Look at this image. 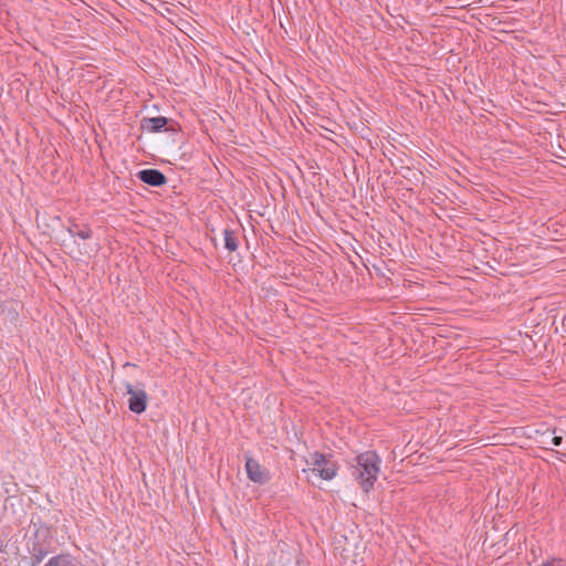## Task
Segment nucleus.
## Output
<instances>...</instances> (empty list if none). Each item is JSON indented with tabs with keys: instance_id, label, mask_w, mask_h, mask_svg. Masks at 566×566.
I'll return each mask as SVG.
<instances>
[{
	"instance_id": "1",
	"label": "nucleus",
	"mask_w": 566,
	"mask_h": 566,
	"mask_svg": "<svg viewBox=\"0 0 566 566\" xmlns=\"http://www.w3.org/2000/svg\"><path fill=\"white\" fill-rule=\"evenodd\" d=\"M305 462L306 468L303 469V472L313 485H318L322 481H329L337 474L338 468L332 457L313 452L308 454Z\"/></svg>"
},
{
	"instance_id": "2",
	"label": "nucleus",
	"mask_w": 566,
	"mask_h": 566,
	"mask_svg": "<svg viewBox=\"0 0 566 566\" xmlns=\"http://www.w3.org/2000/svg\"><path fill=\"white\" fill-rule=\"evenodd\" d=\"M379 457L367 451L356 457V465L353 474L359 480V484L364 492L368 493L376 482L379 474Z\"/></svg>"
},
{
	"instance_id": "3",
	"label": "nucleus",
	"mask_w": 566,
	"mask_h": 566,
	"mask_svg": "<svg viewBox=\"0 0 566 566\" xmlns=\"http://www.w3.org/2000/svg\"><path fill=\"white\" fill-rule=\"evenodd\" d=\"M122 386L125 392L129 396L128 408L132 412L142 413L146 410L148 396L145 391V385L137 382L133 385L128 380H124Z\"/></svg>"
},
{
	"instance_id": "4",
	"label": "nucleus",
	"mask_w": 566,
	"mask_h": 566,
	"mask_svg": "<svg viewBox=\"0 0 566 566\" xmlns=\"http://www.w3.org/2000/svg\"><path fill=\"white\" fill-rule=\"evenodd\" d=\"M65 247L69 250V254L76 260L88 259L96 251L98 245L96 243H80L77 240H71L65 242Z\"/></svg>"
},
{
	"instance_id": "5",
	"label": "nucleus",
	"mask_w": 566,
	"mask_h": 566,
	"mask_svg": "<svg viewBox=\"0 0 566 566\" xmlns=\"http://www.w3.org/2000/svg\"><path fill=\"white\" fill-rule=\"evenodd\" d=\"M245 470L248 478L255 483H265L268 481V472L253 459L248 458L245 461Z\"/></svg>"
},
{
	"instance_id": "6",
	"label": "nucleus",
	"mask_w": 566,
	"mask_h": 566,
	"mask_svg": "<svg viewBox=\"0 0 566 566\" xmlns=\"http://www.w3.org/2000/svg\"><path fill=\"white\" fill-rule=\"evenodd\" d=\"M142 181L150 186H161L166 182V177L159 170L145 169L138 172Z\"/></svg>"
},
{
	"instance_id": "7",
	"label": "nucleus",
	"mask_w": 566,
	"mask_h": 566,
	"mask_svg": "<svg viewBox=\"0 0 566 566\" xmlns=\"http://www.w3.org/2000/svg\"><path fill=\"white\" fill-rule=\"evenodd\" d=\"M44 566H84L71 554H60L51 557Z\"/></svg>"
},
{
	"instance_id": "8",
	"label": "nucleus",
	"mask_w": 566,
	"mask_h": 566,
	"mask_svg": "<svg viewBox=\"0 0 566 566\" xmlns=\"http://www.w3.org/2000/svg\"><path fill=\"white\" fill-rule=\"evenodd\" d=\"M167 118L164 116L144 118L142 122V128L149 133H157L167 125Z\"/></svg>"
},
{
	"instance_id": "9",
	"label": "nucleus",
	"mask_w": 566,
	"mask_h": 566,
	"mask_svg": "<svg viewBox=\"0 0 566 566\" xmlns=\"http://www.w3.org/2000/svg\"><path fill=\"white\" fill-rule=\"evenodd\" d=\"M223 242L226 249H228L230 252H233L238 249L237 238L234 233L228 229L223 231Z\"/></svg>"
},
{
	"instance_id": "10",
	"label": "nucleus",
	"mask_w": 566,
	"mask_h": 566,
	"mask_svg": "<svg viewBox=\"0 0 566 566\" xmlns=\"http://www.w3.org/2000/svg\"><path fill=\"white\" fill-rule=\"evenodd\" d=\"M69 232L72 235V240H76V238H78L83 241H86V240L91 239V237H92V230L90 228L76 229V230L73 228H69Z\"/></svg>"
},
{
	"instance_id": "11",
	"label": "nucleus",
	"mask_w": 566,
	"mask_h": 566,
	"mask_svg": "<svg viewBox=\"0 0 566 566\" xmlns=\"http://www.w3.org/2000/svg\"><path fill=\"white\" fill-rule=\"evenodd\" d=\"M553 443H554V446H559L562 443V437H554Z\"/></svg>"
},
{
	"instance_id": "12",
	"label": "nucleus",
	"mask_w": 566,
	"mask_h": 566,
	"mask_svg": "<svg viewBox=\"0 0 566 566\" xmlns=\"http://www.w3.org/2000/svg\"><path fill=\"white\" fill-rule=\"evenodd\" d=\"M132 367H135V365H130L129 363H126V364L124 365V368H132Z\"/></svg>"
}]
</instances>
